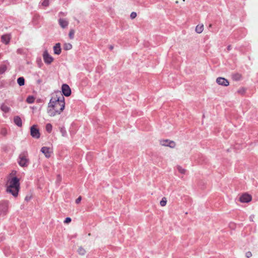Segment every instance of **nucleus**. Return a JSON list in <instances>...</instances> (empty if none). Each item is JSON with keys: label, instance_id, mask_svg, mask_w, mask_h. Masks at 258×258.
<instances>
[{"label": "nucleus", "instance_id": "1", "mask_svg": "<svg viewBox=\"0 0 258 258\" xmlns=\"http://www.w3.org/2000/svg\"><path fill=\"white\" fill-rule=\"evenodd\" d=\"M65 107L64 98L60 92L58 91L52 95L47 106V113L53 117L60 114Z\"/></svg>", "mask_w": 258, "mask_h": 258}, {"label": "nucleus", "instance_id": "2", "mask_svg": "<svg viewBox=\"0 0 258 258\" xmlns=\"http://www.w3.org/2000/svg\"><path fill=\"white\" fill-rule=\"evenodd\" d=\"M20 188L19 179L14 177L8 181L7 191L11 193L14 197H17Z\"/></svg>", "mask_w": 258, "mask_h": 258}, {"label": "nucleus", "instance_id": "3", "mask_svg": "<svg viewBox=\"0 0 258 258\" xmlns=\"http://www.w3.org/2000/svg\"><path fill=\"white\" fill-rule=\"evenodd\" d=\"M18 163L21 167H26L29 164L28 154L26 152L21 153L19 157Z\"/></svg>", "mask_w": 258, "mask_h": 258}, {"label": "nucleus", "instance_id": "4", "mask_svg": "<svg viewBox=\"0 0 258 258\" xmlns=\"http://www.w3.org/2000/svg\"><path fill=\"white\" fill-rule=\"evenodd\" d=\"M8 210V202L2 201L0 202V215H5Z\"/></svg>", "mask_w": 258, "mask_h": 258}, {"label": "nucleus", "instance_id": "5", "mask_svg": "<svg viewBox=\"0 0 258 258\" xmlns=\"http://www.w3.org/2000/svg\"><path fill=\"white\" fill-rule=\"evenodd\" d=\"M30 134L34 138L39 139L40 138V134L39 130L36 127V125H33L31 127Z\"/></svg>", "mask_w": 258, "mask_h": 258}, {"label": "nucleus", "instance_id": "6", "mask_svg": "<svg viewBox=\"0 0 258 258\" xmlns=\"http://www.w3.org/2000/svg\"><path fill=\"white\" fill-rule=\"evenodd\" d=\"M43 57L44 61L46 64H50L53 60V58L49 54L47 50L43 52Z\"/></svg>", "mask_w": 258, "mask_h": 258}, {"label": "nucleus", "instance_id": "7", "mask_svg": "<svg viewBox=\"0 0 258 258\" xmlns=\"http://www.w3.org/2000/svg\"><path fill=\"white\" fill-rule=\"evenodd\" d=\"M160 144L164 146H168L170 148H173L175 146V143L172 141L168 140H163L160 141Z\"/></svg>", "mask_w": 258, "mask_h": 258}, {"label": "nucleus", "instance_id": "8", "mask_svg": "<svg viewBox=\"0 0 258 258\" xmlns=\"http://www.w3.org/2000/svg\"><path fill=\"white\" fill-rule=\"evenodd\" d=\"M61 90L63 94L66 96H69L71 94V90L69 86L67 84H63L61 87Z\"/></svg>", "mask_w": 258, "mask_h": 258}, {"label": "nucleus", "instance_id": "9", "mask_svg": "<svg viewBox=\"0 0 258 258\" xmlns=\"http://www.w3.org/2000/svg\"><path fill=\"white\" fill-rule=\"evenodd\" d=\"M216 82L220 85H222L223 86H228L229 84V81L222 77H219L216 79Z\"/></svg>", "mask_w": 258, "mask_h": 258}, {"label": "nucleus", "instance_id": "10", "mask_svg": "<svg viewBox=\"0 0 258 258\" xmlns=\"http://www.w3.org/2000/svg\"><path fill=\"white\" fill-rule=\"evenodd\" d=\"M251 200V197L248 194H243L240 197V201L242 203H248Z\"/></svg>", "mask_w": 258, "mask_h": 258}, {"label": "nucleus", "instance_id": "11", "mask_svg": "<svg viewBox=\"0 0 258 258\" xmlns=\"http://www.w3.org/2000/svg\"><path fill=\"white\" fill-rule=\"evenodd\" d=\"M41 151L45 155L46 158L50 157L51 151L49 148L43 147L41 149Z\"/></svg>", "mask_w": 258, "mask_h": 258}, {"label": "nucleus", "instance_id": "12", "mask_svg": "<svg viewBox=\"0 0 258 258\" xmlns=\"http://www.w3.org/2000/svg\"><path fill=\"white\" fill-rule=\"evenodd\" d=\"M53 51L54 53L55 54L59 55L60 54L61 52V48L59 43H56L53 46Z\"/></svg>", "mask_w": 258, "mask_h": 258}, {"label": "nucleus", "instance_id": "13", "mask_svg": "<svg viewBox=\"0 0 258 258\" xmlns=\"http://www.w3.org/2000/svg\"><path fill=\"white\" fill-rule=\"evenodd\" d=\"M2 41L5 44H8L10 42L11 39V35L10 34H5L2 36Z\"/></svg>", "mask_w": 258, "mask_h": 258}, {"label": "nucleus", "instance_id": "14", "mask_svg": "<svg viewBox=\"0 0 258 258\" xmlns=\"http://www.w3.org/2000/svg\"><path fill=\"white\" fill-rule=\"evenodd\" d=\"M58 23L61 28H65L68 26L69 22L65 19L60 18Z\"/></svg>", "mask_w": 258, "mask_h": 258}, {"label": "nucleus", "instance_id": "15", "mask_svg": "<svg viewBox=\"0 0 258 258\" xmlns=\"http://www.w3.org/2000/svg\"><path fill=\"white\" fill-rule=\"evenodd\" d=\"M14 123L18 126H19V127L22 126V120H21V118L19 116H16L14 117Z\"/></svg>", "mask_w": 258, "mask_h": 258}, {"label": "nucleus", "instance_id": "16", "mask_svg": "<svg viewBox=\"0 0 258 258\" xmlns=\"http://www.w3.org/2000/svg\"><path fill=\"white\" fill-rule=\"evenodd\" d=\"M7 69V63H4L0 65V74L4 73Z\"/></svg>", "mask_w": 258, "mask_h": 258}, {"label": "nucleus", "instance_id": "17", "mask_svg": "<svg viewBox=\"0 0 258 258\" xmlns=\"http://www.w3.org/2000/svg\"><path fill=\"white\" fill-rule=\"evenodd\" d=\"M204 30V25H198L196 27V32L197 33L200 34Z\"/></svg>", "mask_w": 258, "mask_h": 258}, {"label": "nucleus", "instance_id": "18", "mask_svg": "<svg viewBox=\"0 0 258 258\" xmlns=\"http://www.w3.org/2000/svg\"><path fill=\"white\" fill-rule=\"evenodd\" d=\"M17 83L20 86H23L25 84V79L23 77H19L17 79Z\"/></svg>", "mask_w": 258, "mask_h": 258}, {"label": "nucleus", "instance_id": "19", "mask_svg": "<svg viewBox=\"0 0 258 258\" xmlns=\"http://www.w3.org/2000/svg\"><path fill=\"white\" fill-rule=\"evenodd\" d=\"M63 47L64 50H69L72 48V45L69 43H65Z\"/></svg>", "mask_w": 258, "mask_h": 258}, {"label": "nucleus", "instance_id": "20", "mask_svg": "<svg viewBox=\"0 0 258 258\" xmlns=\"http://www.w3.org/2000/svg\"><path fill=\"white\" fill-rule=\"evenodd\" d=\"M60 132L63 137H67V131L64 127H61L59 128Z\"/></svg>", "mask_w": 258, "mask_h": 258}, {"label": "nucleus", "instance_id": "21", "mask_svg": "<svg viewBox=\"0 0 258 258\" xmlns=\"http://www.w3.org/2000/svg\"><path fill=\"white\" fill-rule=\"evenodd\" d=\"M35 98L32 96H29L27 99L26 101L28 103H32L34 102Z\"/></svg>", "mask_w": 258, "mask_h": 258}, {"label": "nucleus", "instance_id": "22", "mask_svg": "<svg viewBox=\"0 0 258 258\" xmlns=\"http://www.w3.org/2000/svg\"><path fill=\"white\" fill-rule=\"evenodd\" d=\"M45 128H46V131L48 133H50L52 131V126L51 124L48 123L46 124Z\"/></svg>", "mask_w": 258, "mask_h": 258}, {"label": "nucleus", "instance_id": "23", "mask_svg": "<svg viewBox=\"0 0 258 258\" xmlns=\"http://www.w3.org/2000/svg\"><path fill=\"white\" fill-rule=\"evenodd\" d=\"M78 253L81 255H84L86 253L85 250L82 248V247H80L78 249Z\"/></svg>", "mask_w": 258, "mask_h": 258}, {"label": "nucleus", "instance_id": "24", "mask_svg": "<svg viewBox=\"0 0 258 258\" xmlns=\"http://www.w3.org/2000/svg\"><path fill=\"white\" fill-rule=\"evenodd\" d=\"M166 203H167L166 199V198L164 197L162 199L161 201H160V204L162 207H164L166 205Z\"/></svg>", "mask_w": 258, "mask_h": 258}, {"label": "nucleus", "instance_id": "25", "mask_svg": "<svg viewBox=\"0 0 258 258\" xmlns=\"http://www.w3.org/2000/svg\"><path fill=\"white\" fill-rule=\"evenodd\" d=\"M75 31L73 29H71L70 31L69 36L70 39H73L74 38Z\"/></svg>", "mask_w": 258, "mask_h": 258}, {"label": "nucleus", "instance_id": "26", "mask_svg": "<svg viewBox=\"0 0 258 258\" xmlns=\"http://www.w3.org/2000/svg\"><path fill=\"white\" fill-rule=\"evenodd\" d=\"M178 171L181 174H185V169H183L182 167L178 166L177 167Z\"/></svg>", "mask_w": 258, "mask_h": 258}, {"label": "nucleus", "instance_id": "27", "mask_svg": "<svg viewBox=\"0 0 258 258\" xmlns=\"http://www.w3.org/2000/svg\"><path fill=\"white\" fill-rule=\"evenodd\" d=\"M42 6L47 7L49 5V0H44L42 3Z\"/></svg>", "mask_w": 258, "mask_h": 258}, {"label": "nucleus", "instance_id": "28", "mask_svg": "<svg viewBox=\"0 0 258 258\" xmlns=\"http://www.w3.org/2000/svg\"><path fill=\"white\" fill-rule=\"evenodd\" d=\"M137 17V13L136 12H132L131 14L130 17L132 19H135Z\"/></svg>", "mask_w": 258, "mask_h": 258}, {"label": "nucleus", "instance_id": "29", "mask_svg": "<svg viewBox=\"0 0 258 258\" xmlns=\"http://www.w3.org/2000/svg\"><path fill=\"white\" fill-rule=\"evenodd\" d=\"M71 218L67 217V218H66L65 220L64 221V223H69L70 222H71Z\"/></svg>", "mask_w": 258, "mask_h": 258}, {"label": "nucleus", "instance_id": "30", "mask_svg": "<svg viewBox=\"0 0 258 258\" xmlns=\"http://www.w3.org/2000/svg\"><path fill=\"white\" fill-rule=\"evenodd\" d=\"M82 200V198L81 197H78L76 200V204H79L80 203V202H81Z\"/></svg>", "mask_w": 258, "mask_h": 258}, {"label": "nucleus", "instance_id": "31", "mask_svg": "<svg viewBox=\"0 0 258 258\" xmlns=\"http://www.w3.org/2000/svg\"><path fill=\"white\" fill-rule=\"evenodd\" d=\"M252 255V254L251 253V252L250 251H248L246 253V256L247 257V258H249L250 257H251Z\"/></svg>", "mask_w": 258, "mask_h": 258}, {"label": "nucleus", "instance_id": "32", "mask_svg": "<svg viewBox=\"0 0 258 258\" xmlns=\"http://www.w3.org/2000/svg\"><path fill=\"white\" fill-rule=\"evenodd\" d=\"M238 92L239 93L242 94V93H244L245 90L244 89L242 88V89L239 90Z\"/></svg>", "mask_w": 258, "mask_h": 258}, {"label": "nucleus", "instance_id": "33", "mask_svg": "<svg viewBox=\"0 0 258 258\" xmlns=\"http://www.w3.org/2000/svg\"><path fill=\"white\" fill-rule=\"evenodd\" d=\"M31 199V196H27L26 197H25V200L27 201H29V200H30V199Z\"/></svg>", "mask_w": 258, "mask_h": 258}, {"label": "nucleus", "instance_id": "34", "mask_svg": "<svg viewBox=\"0 0 258 258\" xmlns=\"http://www.w3.org/2000/svg\"><path fill=\"white\" fill-rule=\"evenodd\" d=\"M235 77H236L235 79H236V80H238V79H240V77H241V76H240V75H239L237 74V75H235Z\"/></svg>", "mask_w": 258, "mask_h": 258}, {"label": "nucleus", "instance_id": "35", "mask_svg": "<svg viewBox=\"0 0 258 258\" xmlns=\"http://www.w3.org/2000/svg\"><path fill=\"white\" fill-rule=\"evenodd\" d=\"M114 47L113 45H109V49L110 50H112L113 49Z\"/></svg>", "mask_w": 258, "mask_h": 258}, {"label": "nucleus", "instance_id": "36", "mask_svg": "<svg viewBox=\"0 0 258 258\" xmlns=\"http://www.w3.org/2000/svg\"><path fill=\"white\" fill-rule=\"evenodd\" d=\"M2 134L3 135H5L6 134L5 131H3L2 132Z\"/></svg>", "mask_w": 258, "mask_h": 258}, {"label": "nucleus", "instance_id": "37", "mask_svg": "<svg viewBox=\"0 0 258 258\" xmlns=\"http://www.w3.org/2000/svg\"><path fill=\"white\" fill-rule=\"evenodd\" d=\"M227 49L228 50H230V49H231V46H228V47H227Z\"/></svg>", "mask_w": 258, "mask_h": 258}, {"label": "nucleus", "instance_id": "38", "mask_svg": "<svg viewBox=\"0 0 258 258\" xmlns=\"http://www.w3.org/2000/svg\"><path fill=\"white\" fill-rule=\"evenodd\" d=\"M3 110H4L5 111H7L8 110V109L7 108H5L3 109Z\"/></svg>", "mask_w": 258, "mask_h": 258}, {"label": "nucleus", "instance_id": "39", "mask_svg": "<svg viewBox=\"0 0 258 258\" xmlns=\"http://www.w3.org/2000/svg\"><path fill=\"white\" fill-rule=\"evenodd\" d=\"M210 27H212V25L210 24V26H209Z\"/></svg>", "mask_w": 258, "mask_h": 258}]
</instances>
